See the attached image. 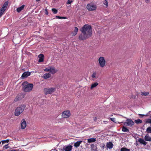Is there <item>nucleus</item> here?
<instances>
[{
  "instance_id": "f257e3e1",
  "label": "nucleus",
  "mask_w": 151,
  "mask_h": 151,
  "mask_svg": "<svg viewBox=\"0 0 151 151\" xmlns=\"http://www.w3.org/2000/svg\"><path fill=\"white\" fill-rule=\"evenodd\" d=\"M80 30L82 34L79 36V39L83 40L90 37L92 35V29L91 25L86 24L81 28Z\"/></svg>"
},
{
  "instance_id": "f03ea898",
  "label": "nucleus",
  "mask_w": 151,
  "mask_h": 151,
  "mask_svg": "<svg viewBox=\"0 0 151 151\" xmlns=\"http://www.w3.org/2000/svg\"><path fill=\"white\" fill-rule=\"evenodd\" d=\"M22 90L25 92L31 91L33 87V84L29 83L27 81L23 82L22 83Z\"/></svg>"
},
{
  "instance_id": "7ed1b4c3",
  "label": "nucleus",
  "mask_w": 151,
  "mask_h": 151,
  "mask_svg": "<svg viewBox=\"0 0 151 151\" xmlns=\"http://www.w3.org/2000/svg\"><path fill=\"white\" fill-rule=\"evenodd\" d=\"M26 107L25 105L23 104L19 106L15 110L14 114L16 116H18L21 114Z\"/></svg>"
},
{
  "instance_id": "20e7f679",
  "label": "nucleus",
  "mask_w": 151,
  "mask_h": 151,
  "mask_svg": "<svg viewBox=\"0 0 151 151\" xmlns=\"http://www.w3.org/2000/svg\"><path fill=\"white\" fill-rule=\"evenodd\" d=\"M56 90L55 88H45L43 89V92L45 95L47 94H51Z\"/></svg>"
},
{
  "instance_id": "39448f33",
  "label": "nucleus",
  "mask_w": 151,
  "mask_h": 151,
  "mask_svg": "<svg viewBox=\"0 0 151 151\" xmlns=\"http://www.w3.org/2000/svg\"><path fill=\"white\" fill-rule=\"evenodd\" d=\"M98 62L100 66L103 68L105 66L106 61L105 58L103 57H100L98 59Z\"/></svg>"
},
{
  "instance_id": "423d86ee",
  "label": "nucleus",
  "mask_w": 151,
  "mask_h": 151,
  "mask_svg": "<svg viewBox=\"0 0 151 151\" xmlns=\"http://www.w3.org/2000/svg\"><path fill=\"white\" fill-rule=\"evenodd\" d=\"M96 5L92 4H88L87 6V9L89 11H92L95 10L96 9Z\"/></svg>"
},
{
  "instance_id": "0eeeda50",
  "label": "nucleus",
  "mask_w": 151,
  "mask_h": 151,
  "mask_svg": "<svg viewBox=\"0 0 151 151\" xmlns=\"http://www.w3.org/2000/svg\"><path fill=\"white\" fill-rule=\"evenodd\" d=\"M70 115V112L69 110L65 111L62 114V117L64 118H68Z\"/></svg>"
},
{
  "instance_id": "6e6552de",
  "label": "nucleus",
  "mask_w": 151,
  "mask_h": 151,
  "mask_svg": "<svg viewBox=\"0 0 151 151\" xmlns=\"http://www.w3.org/2000/svg\"><path fill=\"white\" fill-rule=\"evenodd\" d=\"M127 122L124 123V124H127L128 126H132L134 124V122L130 119H127Z\"/></svg>"
},
{
  "instance_id": "1a4fd4ad",
  "label": "nucleus",
  "mask_w": 151,
  "mask_h": 151,
  "mask_svg": "<svg viewBox=\"0 0 151 151\" xmlns=\"http://www.w3.org/2000/svg\"><path fill=\"white\" fill-rule=\"evenodd\" d=\"M26 122L25 120L23 119L22 120L21 122V127L22 129H25L26 126Z\"/></svg>"
},
{
  "instance_id": "9d476101",
  "label": "nucleus",
  "mask_w": 151,
  "mask_h": 151,
  "mask_svg": "<svg viewBox=\"0 0 151 151\" xmlns=\"http://www.w3.org/2000/svg\"><path fill=\"white\" fill-rule=\"evenodd\" d=\"M30 75V73L29 72H24L22 74L21 78L22 79L27 78Z\"/></svg>"
},
{
  "instance_id": "9b49d317",
  "label": "nucleus",
  "mask_w": 151,
  "mask_h": 151,
  "mask_svg": "<svg viewBox=\"0 0 151 151\" xmlns=\"http://www.w3.org/2000/svg\"><path fill=\"white\" fill-rule=\"evenodd\" d=\"M114 145L111 142H107L106 147L107 148H109L110 149L113 147Z\"/></svg>"
},
{
  "instance_id": "f8f14e48",
  "label": "nucleus",
  "mask_w": 151,
  "mask_h": 151,
  "mask_svg": "<svg viewBox=\"0 0 151 151\" xmlns=\"http://www.w3.org/2000/svg\"><path fill=\"white\" fill-rule=\"evenodd\" d=\"M58 71V70L55 69V67H50V73L52 74H54Z\"/></svg>"
},
{
  "instance_id": "ddd939ff",
  "label": "nucleus",
  "mask_w": 151,
  "mask_h": 151,
  "mask_svg": "<svg viewBox=\"0 0 151 151\" xmlns=\"http://www.w3.org/2000/svg\"><path fill=\"white\" fill-rule=\"evenodd\" d=\"M39 60H38L39 62H41L43 61L44 59V56L42 54H40L38 56Z\"/></svg>"
},
{
  "instance_id": "4468645a",
  "label": "nucleus",
  "mask_w": 151,
  "mask_h": 151,
  "mask_svg": "<svg viewBox=\"0 0 151 151\" xmlns=\"http://www.w3.org/2000/svg\"><path fill=\"white\" fill-rule=\"evenodd\" d=\"M72 146L71 145H68L65 147L64 146L65 151H70L72 150Z\"/></svg>"
},
{
  "instance_id": "2eb2a0df",
  "label": "nucleus",
  "mask_w": 151,
  "mask_h": 151,
  "mask_svg": "<svg viewBox=\"0 0 151 151\" xmlns=\"http://www.w3.org/2000/svg\"><path fill=\"white\" fill-rule=\"evenodd\" d=\"M8 3L9 2L8 1L5 2L4 4L2 7L1 9L2 10H4V11H5V10L6 9V8L8 4Z\"/></svg>"
},
{
  "instance_id": "dca6fc26",
  "label": "nucleus",
  "mask_w": 151,
  "mask_h": 151,
  "mask_svg": "<svg viewBox=\"0 0 151 151\" xmlns=\"http://www.w3.org/2000/svg\"><path fill=\"white\" fill-rule=\"evenodd\" d=\"M22 96L20 94L18 95L15 99L14 101L16 102L21 100L22 99Z\"/></svg>"
},
{
  "instance_id": "f3484780",
  "label": "nucleus",
  "mask_w": 151,
  "mask_h": 151,
  "mask_svg": "<svg viewBox=\"0 0 151 151\" xmlns=\"http://www.w3.org/2000/svg\"><path fill=\"white\" fill-rule=\"evenodd\" d=\"M50 74L49 73H47L44 74L42 76V78L45 79H46L50 78Z\"/></svg>"
},
{
  "instance_id": "a211bd4d",
  "label": "nucleus",
  "mask_w": 151,
  "mask_h": 151,
  "mask_svg": "<svg viewBox=\"0 0 151 151\" xmlns=\"http://www.w3.org/2000/svg\"><path fill=\"white\" fill-rule=\"evenodd\" d=\"M24 5L23 4L21 7L18 8L17 9V12L18 13L20 12L21 11H22L24 9Z\"/></svg>"
},
{
  "instance_id": "6ab92c4d",
  "label": "nucleus",
  "mask_w": 151,
  "mask_h": 151,
  "mask_svg": "<svg viewBox=\"0 0 151 151\" xmlns=\"http://www.w3.org/2000/svg\"><path fill=\"white\" fill-rule=\"evenodd\" d=\"M78 29L77 27H75L74 30L72 33V36H75L77 34Z\"/></svg>"
},
{
  "instance_id": "aec40b11",
  "label": "nucleus",
  "mask_w": 151,
  "mask_h": 151,
  "mask_svg": "<svg viewBox=\"0 0 151 151\" xmlns=\"http://www.w3.org/2000/svg\"><path fill=\"white\" fill-rule=\"evenodd\" d=\"M145 139L146 141L151 142V137L149 136V135L147 134L145 137Z\"/></svg>"
},
{
  "instance_id": "412c9836",
  "label": "nucleus",
  "mask_w": 151,
  "mask_h": 151,
  "mask_svg": "<svg viewBox=\"0 0 151 151\" xmlns=\"http://www.w3.org/2000/svg\"><path fill=\"white\" fill-rule=\"evenodd\" d=\"M138 141L140 143L144 145H146L147 144V142H145V141L142 138H139L138 139Z\"/></svg>"
},
{
  "instance_id": "4be33fe9",
  "label": "nucleus",
  "mask_w": 151,
  "mask_h": 151,
  "mask_svg": "<svg viewBox=\"0 0 151 151\" xmlns=\"http://www.w3.org/2000/svg\"><path fill=\"white\" fill-rule=\"evenodd\" d=\"M82 142V141H81V140L77 141L76 142H75L74 143V147H78L80 146V144Z\"/></svg>"
},
{
  "instance_id": "5701e85b",
  "label": "nucleus",
  "mask_w": 151,
  "mask_h": 151,
  "mask_svg": "<svg viewBox=\"0 0 151 151\" xmlns=\"http://www.w3.org/2000/svg\"><path fill=\"white\" fill-rule=\"evenodd\" d=\"M98 85V83L97 82H95L93 83H92L91 84V89H93L95 87H96Z\"/></svg>"
},
{
  "instance_id": "b1692460",
  "label": "nucleus",
  "mask_w": 151,
  "mask_h": 151,
  "mask_svg": "<svg viewBox=\"0 0 151 151\" xmlns=\"http://www.w3.org/2000/svg\"><path fill=\"white\" fill-rule=\"evenodd\" d=\"M122 130L123 132H129V129L127 128L124 126L122 127Z\"/></svg>"
},
{
  "instance_id": "393cba45",
  "label": "nucleus",
  "mask_w": 151,
  "mask_h": 151,
  "mask_svg": "<svg viewBox=\"0 0 151 151\" xmlns=\"http://www.w3.org/2000/svg\"><path fill=\"white\" fill-rule=\"evenodd\" d=\"M96 139L95 138H91L88 139V142L89 143L93 142H95Z\"/></svg>"
},
{
  "instance_id": "a878e982",
  "label": "nucleus",
  "mask_w": 151,
  "mask_h": 151,
  "mask_svg": "<svg viewBox=\"0 0 151 151\" xmlns=\"http://www.w3.org/2000/svg\"><path fill=\"white\" fill-rule=\"evenodd\" d=\"M120 151H130V150L125 147H122L120 149Z\"/></svg>"
},
{
  "instance_id": "bb28decb",
  "label": "nucleus",
  "mask_w": 151,
  "mask_h": 151,
  "mask_svg": "<svg viewBox=\"0 0 151 151\" xmlns=\"http://www.w3.org/2000/svg\"><path fill=\"white\" fill-rule=\"evenodd\" d=\"M149 92H141V95L142 96H147L149 95Z\"/></svg>"
},
{
  "instance_id": "cd10ccee",
  "label": "nucleus",
  "mask_w": 151,
  "mask_h": 151,
  "mask_svg": "<svg viewBox=\"0 0 151 151\" xmlns=\"http://www.w3.org/2000/svg\"><path fill=\"white\" fill-rule=\"evenodd\" d=\"M134 122L137 124H138L139 123H141L142 122V121L140 119H138L137 120H135Z\"/></svg>"
},
{
  "instance_id": "c85d7f7f",
  "label": "nucleus",
  "mask_w": 151,
  "mask_h": 151,
  "mask_svg": "<svg viewBox=\"0 0 151 151\" xmlns=\"http://www.w3.org/2000/svg\"><path fill=\"white\" fill-rule=\"evenodd\" d=\"M56 17L58 19H66V17H60L58 16H56Z\"/></svg>"
},
{
  "instance_id": "c756f323",
  "label": "nucleus",
  "mask_w": 151,
  "mask_h": 151,
  "mask_svg": "<svg viewBox=\"0 0 151 151\" xmlns=\"http://www.w3.org/2000/svg\"><path fill=\"white\" fill-rule=\"evenodd\" d=\"M146 132L148 133H151V127H148L147 129Z\"/></svg>"
},
{
  "instance_id": "7c9ffc66",
  "label": "nucleus",
  "mask_w": 151,
  "mask_h": 151,
  "mask_svg": "<svg viewBox=\"0 0 151 151\" xmlns=\"http://www.w3.org/2000/svg\"><path fill=\"white\" fill-rule=\"evenodd\" d=\"M52 10L54 14H56L58 12L57 10L55 8L52 9Z\"/></svg>"
},
{
  "instance_id": "2f4dec72",
  "label": "nucleus",
  "mask_w": 151,
  "mask_h": 151,
  "mask_svg": "<svg viewBox=\"0 0 151 151\" xmlns=\"http://www.w3.org/2000/svg\"><path fill=\"white\" fill-rule=\"evenodd\" d=\"M9 141V139H7L5 140H3L2 141V144H5V143H8Z\"/></svg>"
},
{
  "instance_id": "473e14b6",
  "label": "nucleus",
  "mask_w": 151,
  "mask_h": 151,
  "mask_svg": "<svg viewBox=\"0 0 151 151\" xmlns=\"http://www.w3.org/2000/svg\"><path fill=\"white\" fill-rule=\"evenodd\" d=\"M50 66L48 67L47 68H45L44 69V71L45 72H50Z\"/></svg>"
},
{
  "instance_id": "72a5a7b5",
  "label": "nucleus",
  "mask_w": 151,
  "mask_h": 151,
  "mask_svg": "<svg viewBox=\"0 0 151 151\" xmlns=\"http://www.w3.org/2000/svg\"><path fill=\"white\" fill-rule=\"evenodd\" d=\"M106 6V7L108 6V1L106 0H104V1L103 3Z\"/></svg>"
},
{
  "instance_id": "f704fd0d",
  "label": "nucleus",
  "mask_w": 151,
  "mask_h": 151,
  "mask_svg": "<svg viewBox=\"0 0 151 151\" xmlns=\"http://www.w3.org/2000/svg\"><path fill=\"white\" fill-rule=\"evenodd\" d=\"M4 11L1 9H0V17H1L3 14Z\"/></svg>"
},
{
  "instance_id": "c9c22d12",
  "label": "nucleus",
  "mask_w": 151,
  "mask_h": 151,
  "mask_svg": "<svg viewBox=\"0 0 151 151\" xmlns=\"http://www.w3.org/2000/svg\"><path fill=\"white\" fill-rule=\"evenodd\" d=\"M96 73L94 72L92 75L91 77L92 78H95L96 77Z\"/></svg>"
},
{
  "instance_id": "e433bc0d",
  "label": "nucleus",
  "mask_w": 151,
  "mask_h": 151,
  "mask_svg": "<svg viewBox=\"0 0 151 151\" xmlns=\"http://www.w3.org/2000/svg\"><path fill=\"white\" fill-rule=\"evenodd\" d=\"M147 123L151 124V119H148L146 122Z\"/></svg>"
},
{
  "instance_id": "4c0bfd02",
  "label": "nucleus",
  "mask_w": 151,
  "mask_h": 151,
  "mask_svg": "<svg viewBox=\"0 0 151 151\" xmlns=\"http://www.w3.org/2000/svg\"><path fill=\"white\" fill-rule=\"evenodd\" d=\"M110 120L114 122H115V119L114 118H110Z\"/></svg>"
},
{
  "instance_id": "58836bf2",
  "label": "nucleus",
  "mask_w": 151,
  "mask_h": 151,
  "mask_svg": "<svg viewBox=\"0 0 151 151\" xmlns=\"http://www.w3.org/2000/svg\"><path fill=\"white\" fill-rule=\"evenodd\" d=\"M72 2V1H70V0H68L67 2V4H70Z\"/></svg>"
},
{
  "instance_id": "ea45409f",
  "label": "nucleus",
  "mask_w": 151,
  "mask_h": 151,
  "mask_svg": "<svg viewBox=\"0 0 151 151\" xmlns=\"http://www.w3.org/2000/svg\"><path fill=\"white\" fill-rule=\"evenodd\" d=\"M45 14H46L47 15L48 14V12L47 11V9H45Z\"/></svg>"
},
{
  "instance_id": "a19ab883",
  "label": "nucleus",
  "mask_w": 151,
  "mask_h": 151,
  "mask_svg": "<svg viewBox=\"0 0 151 151\" xmlns=\"http://www.w3.org/2000/svg\"><path fill=\"white\" fill-rule=\"evenodd\" d=\"M93 119L94 121H96V120L97 119V118L96 117H93Z\"/></svg>"
},
{
  "instance_id": "79ce46f5",
  "label": "nucleus",
  "mask_w": 151,
  "mask_h": 151,
  "mask_svg": "<svg viewBox=\"0 0 151 151\" xmlns=\"http://www.w3.org/2000/svg\"><path fill=\"white\" fill-rule=\"evenodd\" d=\"M105 145L104 144H103V145L102 146L101 148H102L103 149H104V148L105 147Z\"/></svg>"
},
{
  "instance_id": "37998d69",
  "label": "nucleus",
  "mask_w": 151,
  "mask_h": 151,
  "mask_svg": "<svg viewBox=\"0 0 151 151\" xmlns=\"http://www.w3.org/2000/svg\"><path fill=\"white\" fill-rule=\"evenodd\" d=\"M150 0H145V2L147 3H148L150 2Z\"/></svg>"
},
{
  "instance_id": "c03bdc74",
  "label": "nucleus",
  "mask_w": 151,
  "mask_h": 151,
  "mask_svg": "<svg viewBox=\"0 0 151 151\" xmlns=\"http://www.w3.org/2000/svg\"><path fill=\"white\" fill-rule=\"evenodd\" d=\"M3 84V83L2 82H0V86H2Z\"/></svg>"
},
{
  "instance_id": "a18cd8bd",
  "label": "nucleus",
  "mask_w": 151,
  "mask_h": 151,
  "mask_svg": "<svg viewBox=\"0 0 151 151\" xmlns=\"http://www.w3.org/2000/svg\"><path fill=\"white\" fill-rule=\"evenodd\" d=\"M139 115L140 116H141V117H143V116H145V115H143V114H139Z\"/></svg>"
},
{
  "instance_id": "49530a36",
  "label": "nucleus",
  "mask_w": 151,
  "mask_h": 151,
  "mask_svg": "<svg viewBox=\"0 0 151 151\" xmlns=\"http://www.w3.org/2000/svg\"><path fill=\"white\" fill-rule=\"evenodd\" d=\"M50 151H57V150L55 149H52Z\"/></svg>"
},
{
  "instance_id": "de8ad7c7",
  "label": "nucleus",
  "mask_w": 151,
  "mask_h": 151,
  "mask_svg": "<svg viewBox=\"0 0 151 151\" xmlns=\"http://www.w3.org/2000/svg\"><path fill=\"white\" fill-rule=\"evenodd\" d=\"M61 151H65L64 147H63V149H61Z\"/></svg>"
},
{
  "instance_id": "09e8293b",
  "label": "nucleus",
  "mask_w": 151,
  "mask_h": 151,
  "mask_svg": "<svg viewBox=\"0 0 151 151\" xmlns=\"http://www.w3.org/2000/svg\"><path fill=\"white\" fill-rule=\"evenodd\" d=\"M7 145H6L4 146V148H7V147H6V146H7Z\"/></svg>"
},
{
  "instance_id": "8fccbe9b",
  "label": "nucleus",
  "mask_w": 151,
  "mask_h": 151,
  "mask_svg": "<svg viewBox=\"0 0 151 151\" xmlns=\"http://www.w3.org/2000/svg\"><path fill=\"white\" fill-rule=\"evenodd\" d=\"M11 151H18L16 150H11Z\"/></svg>"
},
{
  "instance_id": "3c124183",
  "label": "nucleus",
  "mask_w": 151,
  "mask_h": 151,
  "mask_svg": "<svg viewBox=\"0 0 151 151\" xmlns=\"http://www.w3.org/2000/svg\"><path fill=\"white\" fill-rule=\"evenodd\" d=\"M103 122H106L105 121H104Z\"/></svg>"
},
{
  "instance_id": "603ef678",
  "label": "nucleus",
  "mask_w": 151,
  "mask_h": 151,
  "mask_svg": "<svg viewBox=\"0 0 151 151\" xmlns=\"http://www.w3.org/2000/svg\"><path fill=\"white\" fill-rule=\"evenodd\" d=\"M1 142H0V144H1Z\"/></svg>"
}]
</instances>
